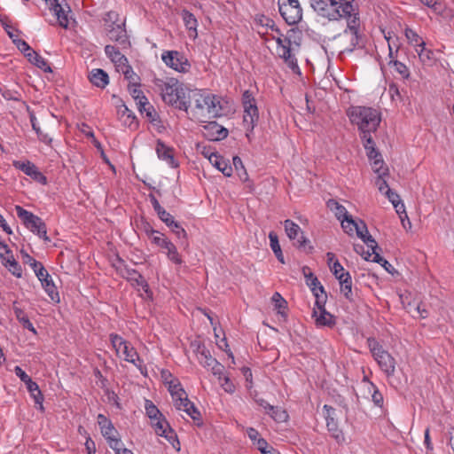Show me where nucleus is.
Wrapping results in <instances>:
<instances>
[{
	"instance_id": "1",
	"label": "nucleus",
	"mask_w": 454,
	"mask_h": 454,
	"mask_svg": "<svg viewBox=\"0 0 454 454\" xmlns=\"http://www.w3.org/2000/svg\"><path fill=\"white\" fill-rule=\"evenodd\" d=\"M154 87L160 91L162 100L179 110L187 112L189 105L185 99V90L183 85L175 78L166 80L155 78Z\"/></svg>"
},
{
	"instance_id": "2",
	"label": "nucleus",
	"mask_w": 454,
	"mask_h": 454,
	"mask_svg": "<svg viewBox=\"0 0 454 454\" xmlns=\"http://www.w3.org/2000/svg\"><path fill=\"white\" fill-rule=\"evenodd\" d=\"M350 121L356 124L362 135H372L375 133L381 121L380 114L372 107L354 106L348 113Z\"/></svg>"
},
{
	"instance_id": "3",
	"label": "nucleus",
	"mask_w": 454,
	"mask_h": 454,
	"mask_svg": "<svg viewBox=\"0 0 454 454\" xmlns=\"http://www.w3.org/2000/svg\"><path fill=\"white\" fill-rule=\"evenodd\" d=\"M168 391L177 410L184 411L194 421L200 419V412L194 403L188 399V395L180 382L177 380L170 381L168 383Z\"/></svg>"
},
{
	"instance_id": "4",
	"label": "nucleus",
	"mask_w": 454,
	"mask_h": 454,
	"mask_svg": "<svg viewBox=\"0 0 454 454\" xmlns=\"http://www.w3.org/2000/svg\"><path fill=\"white\" fill-rule=\"evenodd\" d=\"M367 343L380 370L387 378L394 376L396 364L395 359L375 339L369 338Z\"/></svg>"
},
{
	"instance_id": "5",
	"label": "nucleus",
	"mask_w": 454,
	"mask_h": 454,
	"mask_svg": "<svg viewBox=\"0 0 454 454\" xmlns=\"http://www.w3.org/2000/svg\"><path fill=\"white\" fill-rule=\"evenodd\" d=\"M110 340L117 355L121 356L125 361L133 364L143 373V361L131 344L116 333L110 334Z\"/></svg>"
},
{
	"instance_id": "6",
	"label": "nucleus",
	"mask_w": 454,
	"mask_h": 454,
	"mask_svg": "<svg viewBox=\"0 0 454 454\" xmlns=\"http://www.w3.org/2000/svg\"><path fill=\"white\" fill-rule=\"evenodd\" d=\"M15 210L18 217L22 221L26 228L43 240L50 241L47 236L46 225L39 216L20 206H16Z\"/></svg>"
},
{
	"instance_id": "7",
	"label": "nucleus",
	"mask_w": 454,
	"mask_h": 454,
	"mask_svg": "<svg viewBox=\"0 0 454 454\" xmlns=\"http://www.w3.org/2000/svg\"><path fill=\"white\" fill-rule=\"evenodd\" d=\"M242 105L244 107L243 123L247 131L252 132L259 120V111L256 106V100L250 90H245L242 95Z\"/></svg>"
},
{
	"instance_id": "8",
	"label": "nucleus",
	"mask_w": 454,
	"mask_h": 454,
	"mask_svg": "<svg viewBox=\"0 0 454 454\" xmlns=\"http://www.w3.org/2000/svg\"><path fill=\"white\" fill-rule=\"evenodd\" d=\"M145 233L152 239V242L157 247L167 251L168 258L175 264L180 265L183 260L177 252L176 246L164 234L149 227L145 230Z\"/></svg>"
},
{
	"instance_id": "9",
	"label": "nucleus",
	"mask_w": 454,
	"mask_h": 454,
	"mask_svg": "<svg viewBox=\"0 0 454 454\" xmlns=\"http://www.w3.org/2000/svg\"><path fill=\"white\" fill-rule=\"evenodd\" d=\"M278 11L288 25H296L302 19V9L298 0H278Z\"/></svg>"
},
{
	"instance_id": "10",
	"label": "nucleus",
	"mask_w": 454,
	"mask_h": 454,
	"mask_svg": "<svg viewBox=\"0 0 454 454\" xmlns=\"http://www.w3.org/2000/svg\"><path fill=\"white\" fill-rule=\"evenodd\" d=\"M309 3L317 16L329 21L341 20V15L336 8V0H309Z\"/></svg>"
},
{
	"instance_id": "11",
	"label": "nucleus",
	"mask_w": 454,
	"mask_h": 454,
	"mask_svg": "<svg viewBox=\"0 0 454 454\" xmlns=\"http://www.w3.org/2000/svg\"><path fill=\"white\" fill-rule=\"evenodd\" d=\"M164 64L178 73H188L191 64L183 52L178 51H164L161 54Z\"/></svg>"
},
{
	"instance_id": "12",
	"label": "nucleus",
	"mask_w": 454,
	"mask_h": 454,
	"mask_svg": "<svg viewBox=\"0 0 454 454\" xmlns=\"http://www.w3.org/2000/svg\"><path fill=\"white\" fill-rule=\"evenodd\" d=\"M195 352L199 363L203 367L211 370L212 373L217 376L218 380H221L224 366L211 356L210 351L204 345L199 344Z\"/></svg>"
},
{
	"instance_id": "13",
	"label": "nucleus",
	"mask_w": 454,
	"mask_h": 454,
	"mask_svg": "<svg viewBox=\"0 0 454 454\" xmlns=\"http://www.w3.org/2000/svg\"><path fill=\"white\" fill-rule=\"evenodd\" d=\"M106 35L109 40L114 42L121 50H128L131 46L124 22L108 25Z\"/></svg>"
},
{
	"instance_id": "14",
	"label": "nucleus",
	"mask_w": 454,
	"mask_h": 454,
	"mask_svg": "<svg viewBox=\"0 0 454 454\" xmlns=\"http://www.w3.org/2000/svg\"><path fill=\"white\" fill-rule=\"evenodd\" d=\"M345 20H347L348 26L343 31V35L349 36V46L346 48L345 51L351 52L356 47L363 46L362 36L358 32L359 17L357 15Z\"/></svg>"
},
{
	"instance_id": "15",
	"label": "nucleus",
	"mask_w": 454,
	"mask_h": 454,
	"mask_svg": "<svg viewBox=\"0 0 454 454\" xmlns=\"http://www.w3.org/2000/svg\"><path fill=\"white\" fill-rule=\"evenodd\" d=\"M325 411V420L327 430L331 436L338 442L342 443L345 442V436L341 429L339 428L336 419L334 418L335 410L327 404L324 405Z\"/></svg>"
},
{
	"instance_id": "16",
	"label": "nucleus",
	"mask_w": 454,
	"mask_h": 454,
	"mask_svg": "<svg viewBox=\"0 0 454 454\" xmlns=\"http://www.w3.org/2000/svg\"><path fill=\"white\" fill-rule=\"evenodd\" d=\"M201 127L202 135L210 141L223 140L227 137L229 134L228 129L218 124L216 121L206 122Z\"/></svg>"
},
{
	"instance_id": "17",
	"label": "nucleus",
	"mask_w": 454,
	"mask_h": 454,
	"mask_svg": "<svg viewBox=\"0 0 454 454\" xmlns=\"http://www.w3.org/2000/svg\"><path fill=\"white\" fill-rule=\"evenodd\" d=\"M12 165L24 174L30 176L33 180L39 184H46V176L39 170V168L31 161L14 160Z\"/></svg>"
},
{
	"instance_id": "18",
	"label": "nucleus",
	"mask_w": 454,
	"mask_h": 454,
	"mask_svg": "<svg viewBox=\"0 0 454 454\" xmlns=\"http://www.w3.org/2000/svg\"><path fill=\"white\" fill-rule=\"evenodd\" d=\"M285 231L291 240L296 239V246L299 248H305L309 240L303 236L301 227L290 219L284 222Z\"/></svg>"
},
{
	"instance_id": "19",
	"label": "nucleus",
	"mask_w": 454,
	"mask_h": 454,
	"mask_svg": "<svg viewBox=\"0 0 454 454\" xmlns=\"http://www.w3.org/2000/svg\"><path fill=\"white\" fill-rule=\"evenodd\" d=\"M354 230L356 231V235L367 245L368 247H377L376 240L369 234L367 227L363 221L357 223L353 219V223H350L349 228L345 231L351 234Z\"/></svg>"
},
{
	"instance_id": "20",
	"label": "nucleus",
	"mask_w": 454,
	"mask_h": 454,
	"mask_svg": "<svg viewBox=\"0 0 454 454\" xmlns=\"http://www.w3.org/2000/svg\"><path fill=\"white\" fill-rule=\"evenodd\" d=\"M327 207L334 211L335 216L341 222V227L344 231L349 228L350 223H353V218L348 214L346 207L338 203V200H328Z\"/></svg>"
},
{
	"instance_id": "21",
	"label": "nucleus",
	"mask_w": 454,
	"mask_h": 454,
	"mask_svg": "<svg viewBox=\"0 0 454 454\" xmlns=\"http://www.w3.org/2000/svg\"><path fill=\"white\" fill-rule=\"evenodd\" d=\"M105 53L115 64L117 69L124 68L128 72L129 68L128 59L121 53L117 47L110 44L106 45Z\"/></svg>"
},
{
	"instance_id": "22",
	"label": "nucleus",
	"mask_w": 454,
	"mask_h": 454,
	"mask_svg": "<svg viewBox=\"0 0 454 454\" xmlns=\"http://www.w3.org/2000/svg\"><path fill=\"white\" fill-rule=\"evenodd\" d=\"M155 150L158 158L166 161L168 166L171 168H176L178 166L174 157V149L165 145L160 139H158Z\"/></svg>"
},
{
	"instance_id": "23",
	"label": "nucleus",
	"mask_w": 454,
	"mask_h": 454,
	"mask_svg": "<svg viewBox=\"0 0 454 454\" xmlns=\"http://www.w3.org/2000/svg\"><path fill=\"white\" fill-rule=\"evenodd\" d=\"M291 46L292 41L281 48H277V53L290 69H292L294 72H298L300 68L298 66L297 59L292 53Z\"/></svg>"
},
{
	"instance_id": "24",
	"label": "nucleus",
	"mask_w": 454,
	"mask_h": 454,
	"mask_svg": "<svg viewBox=\"0 0 454 454\" xmlns=\"http://www.w3.org/2000/svg\"><path fill=\"white\" fill-rule=\"evenodd\" d=\"M336 8L339 10L341 19L359 15L355 0H336Z\"/></svg>"
},
{
	"instance_id": "25",
	"label": "nucleus",
	"mask_w": 454,
	"mask_h": 454,
	"mask_svg": "<svg viewBox=\"0 0 454 454\" xmlns=\"http://www.w3.org/2000/svg\"><path fill=\"white\" fill-rule=\"evenodd\" d=\"M312 317L315 319V324L317 327H333L336 323L334 317L326 309L317 311L316 309H313Z\"/></svg>"
},
{
	"instance_id": "26",
	"label": "nucleus",
	"mask_w": 454,
	"mask_h": 454,
	"mask_svg": "<svg viewBox=\"0 0 454 454\" xmlns=\"http://www.w3.org/2000/svg\"><path fill=\"white\" fill-rule=\"evenodd\" d=\"M114 265L117 272L129 281H133L136 278H141V274L135 269L129 268L120 257L117 258L116 262Z\"/></svg>"
},
{
	"instance_id": "27",
	"label": "nucleus",
	"mask_w": 454,
	"mask_h": 454,
	"mask_svg": "<svg viewBox=\"0 0 454 454\" xmlns=\"http://www.w3.org/2000/svg\"><path fill=\"white\" fill-rule=\"evenodd\" d=\"M210 163L221 171L225 176H231L232 174V167L226 161L223 157L217 153H211L208 156Z\"/></svg>"
},
{
	"instance_id": "28",
	"label": "nucleus",
	"mask_w": 454,
	"mask_h": 454,
	"mask_svg": "<svg viewBox=\"0 0 454 454\" xmlns=\"http://www.w3.org/2000/svg\"><path fill=\"white\" fill-rule=\"evenodd\" d=\"M302 273L305 278L306 285L310 288L312 293H316L317 291H319L321 294L325 293L324 286L308 266L302 268Z\"/></svg>"
},
{
	"instance_id": "29",
	"label": "nucleus",
	"mask_w": 454,
	"mask_h": 454,
	"mask_svg": "<svg viewBox=\"0 0 454 454\" xmlns=\"http://www.w3.org/2000/svg\"><path fill=\"white\" fill-rule=\"evenodd\" d=\"M89 79L93 85L101 89L105 88L109 83L107 73L100 68L92 69Z\"/></svg>"
},
{
	"instance_id": "30",
	"label": "nucleus",
	"mask_w": 454,
	"mask_h": 454,
	"mask_svg": "<svg viewBox=\"0 0 454 454\" xmlns=\"http://www.w3.org/2000/svg\"><path fill=\"white\" fill-rule=\"evenodd\" d=\"M181 16L183 19V21L184 23L185 27L189 30L190 37L196 38L198 35L197 32V27H198V20L195 18V16L189 12L188 10H183L181 12Z\"/></svg>"
},
{
	"instance_id": "31",
	"label": "nucleus",
	"mask_w": 454,
	"mask_h": 454,
	"mask_svg": "<svg viewBox=\"0 0 454 454\" xmlns=\"http://www.w3.org/2000/svg\"><path fill=\"white\" fill-rule=\"evenodd\" d=\"M39 281L51 300L54 302H59V294L51 276L48 274V278H43Z\"/></svg>"
},
{
	"instance_id": "32",
	"label": "nucleus",
	"mask_w": 454,
	"mask_h": 454,
	"mask_svg": "<svg viewBox=\"0 0 454 454\" xmlns=\"http://www.w3.org/2000/svg\"><path fill=\"white\" fill-rule=\"evenodd\" d=\"M340 285V292L348 300H351L352 279L348 271H345L335 277Z\"/></svg>"
},
{
	"instance_id": "33",
	"label": "nucleus",
	"mask_w": 454,
	"mask_h": 454,
	"mask_svg": "<svg viewBox=\"0 0 454 454\" xmlns=\"http://www.w3.org/2000/svg\"><path fill=\"white\" fill-rule=\"evenodd\" d=\"M189 107L193 106L196 109L204 111L207 103V95L202 94L200 90H192L188 94Z\"/></svg>"
},
{
	"instance_id": "34",
	"label": "nucleus",
	"mask_w": 454,
	"mask_h": 454,
	"mask_svg": "<svg viewBox=\"0 0 454 454\" xmlns=\"http://www.w3.org/2000/svg\"><path fill=\"white\" fill-rule=\"evenodd\" d=\"M27 59L31 64L35 65L43 71L46 73L52 72V69L50 67L48 61L45 59H43L41 55H39V53H37L35 51H34L32 53H27Z\"/></svg>"
},
{
	"instance_id": "35",
	"label": "nucleus",
	"mask_w": 454,
	"mask_h": 454,
	"mask_svg": "<svg viewBox=\"0 0 454 454\" xmlns=\"http://www.w3.org/2000/svg\"><path fill=\"white\" fill-rule=\"evenodd\" d=\"M206 101L205 110L210 116L216 117L221 115L222 107L220 101L215 95L207 94Z\"/></svg>"
},
{
	"instance_id": "36",
	"label": "nucleus",
	"mask_w": 454,
	"mask_h": 454,
	"mask_svg": "<svg viewBox=\"0 0 454 454\" xmlns=\"http://www.w3.org/2000/svg\"><path fill=\"white\" fill-rule=\"evenodd\" d=\"M419 49H416V51L419 55L420 61L425 64L431 66L434 61V54L433 51L426 48V43L424 41L420 42Z\"/></svg>"
},
{
	"instance_id": "37",
	"label": "nucleus",
	"mask_w": 454,
	"mask_h": 454,
	"mask_svg": "<svg viewBox=\"0 0 454 454\" xmlns=\"http://www.w3.org/2000/svg\"><path fill=\"white\" fill-rule=\"evenodd\" d=\"M13 311L17 320L22 325L25 329H27L34 334H37L35 328L33 324L30 322L28 317L26 315L24 310L17 306L13 307Z\"/></svg>"
},
{
	"instance_id": "38",
	"label": "nucleus",
	"mask_w": 454,
	"mask_h": 454,
	"mask_svg": "<svg viewBox=\"0 0 454 454\" xmlns=\"http://www.w3.org/2000/svg\"><path fill=\"white\" fill-rule=\"evenodd\" d=\"M153 207L156 211L159 218L168 226L170 227L174 223V217L167 212L159 203V200H152Z\"/></svg>"
},
{
	"instance_id": "39",
	"label": "nucleus",
	"mask_w": 454,
	"mask_h": 454,
	"mask_svg": "<svg viewBox=\"0 0 454 454\" xmlns=\"http://www.w3.org/2000/svg\"><path fill=\"white\" fill-rule=\"evenodd\" d=\"M366 155L370 160L374 171L380 173L383 168L384 160L379 150L375 149L373 152L369 151L366 153Z\"/></svg>"
},
{
	"instance_id": "40",
	"label": "nucleus",
	"mask_w": 454,
	"mask_h": 454,
	"mask_svg": "<svg viewBox=\"0 0 454 454\" xmlns=\"http://www.w3.org/2000/svg\"><path fill=\"white\" fill-rule=\"evenodd\" d=\"M1 257L5 260L4 263L5 267L8 268L9 271H11L17 278H20L22 276V270L19 262L14 259L12 254H8V257L5 259L3 254Z\"/></svg>"
},
{
	"instance_id": "41",
	"label": "nucleus",
	"mask_w": 454,
	"mask_h": 454,
	"mask_svg": "<svg viewBox=\"0 0 454 454\" xmlns=\"http://www.w3.org/2000/svg\"><path fill=\"white\" fill-rule=\"evenodd\" d=\"M395 212L400 217L402 225L405 227V220H407L409 227L411 228V223L409 220L408 215L406 213L405 206L403 204V200H390Z\"/></svg>"
},
{
	"instance_id": "42",
	"label": "nucleus",
	"mask_w": 454,
	"mask_h": 454,
	"mask_svg": "<svg viewBox=\"0 0 454 454\" xmlns=\"http://www.w3.org/2000/svg\"><path fill=\"white\" fill-rule=\"evenodd\" d=\"M267 414H269L276 422H285L288 419L287 412L278 406H271L269 407V411H267Z\"/></svg>"
},
{
	"instance_id": "43",
	"label": "nucleus",
	"mask_w": 454,
	"mask_h": 454,
	"mask_svg": "<svg viewBox=\"0 0 454 454\" xmlns=\"http://www.w3.org/2000/svg\"><path fill=\"white\" fill-rule=\"evenodd\" d=\"M137 109L142 114H145V117L150 122H154L159 117L154 107L149 103L148 100L145 102L143 106L141 105H137Z\"/></svg>"
},
{
	"instance_id": "44",
	"label": "nucleus",
	"mask_w": 454,
	"mask_h": 454,
	"mask_svg": "<svg viewBox=\"0 0 454 454\" xmlns=\"http://www.w3.org/2000/svg\"><path fill=\"white\" fill-rule=\"evenodd\" d=\"M297 34H301V32L298 30V29H295V28H291L287 31V34L286 35L282 38L283 35H278V36H272V39L276 41L277 43V48H281L283 46H285L286 44H288L289 42L292 41L293 38L295 37V35Z\"/></svg>"
},
{
	"instance_id": "45",
	"label": "nucleus",
	"mask_w": 454,
	"mask_h": 454,
	"mask_svg": "<svg viewBox=\"0 0 454 454\" xmlns=\"http://www.w3.org/2000/svg\"><path fill=\"white\" fill-rule=\"evenodd\" d=\"M129 91L131 97L135 99L137 106L145 105V102L148 100L146 97L144 95V92L138 88L136 83H133L129 86Z\"/></svg>"
},
{
	"instance_id": "46",
	"label": "nucleus",
	"mask_w": 454,
	"mask_h": 454,
	"mask_svg": "<svg viewBox=\"0 0 454 454\" xmlns=\"http://www.w3.org/2000/svg\"><path fill=\"white\" fill-rule=\"evenodd\" d=\"M232 162L240 181L247 182L248 180V174L243 165L242 160L239 156H234Z\"/></svg>"
},
{
	"instance_id": "47",
	"label": "nucleus",
	"mask_w": 454,
	"mask_h": 454,
	"mask_svg": "<svg viewBox=\"0 0 454 454\" xmlns=\"http://www.w3.org/2000/svg\"><path fill=\"white\" fill-rule=\"evenodd\" d=\"M384 173H385L384 171H381V170L380 171L379 176L376 179L375 184L382 195H386V196H387L388 199H392L391 198V195L393 194L392 190L389 188L387 182L383 178H381V175H383Z\"/></svg>"
},
{
	"instance_id": "48",
	"label": "nucleus",
	"mask_w": 454,
	"mask_h": 454,
	"mask_svg": "<svg viewBox=\"0 0 454 454\" xmlns=\"http://www.w3.org/2000/svg\"><path fill=\"white\" fill-rule=\"evenodd\" d=\"M33 385H34V387H35V388L33 387V389H32V387H31V388H27V389L30 393L31 397L34 399L35 403L39 404L40 410L43 411V403L44 400L43 395L42 391L40 390L39 386L36 382L33 381Z\"/></svg>"
},
{
	"instance_id": "49",
	"label": "nucleus",
	"mask_w": 454,
	"mask_h": 454,
	"mask_svg": "<svg viewBox=\"0 0 454 454\" xmlns=\"http://www.w3.org/2000/svg\"><path fill=\"white\" fill-rule=\"evenodd\" d=\"M118 114L121 115V118L126 116V120L124 121L126 125L131 127L132 124H136V116L133 112L128 108L127 106L121 105L119 107Z\"/></svg>"
},
{
	"instance_id": "50",
	"label": "nucleus",
	"mask_w": 454,
	"mask_h": 454,
	"mask_svg": "<svg viewBox=\"0 0 454 454\" xmlns=\"http://www.w3.org/2000/svg\"><path fill=\"white\" fill-rule=\"evenodd\" d=\"M99 427L101 429V433L107 441V442L111 441V439L117 438L118 433L112 423H108L107 425H102V421H99Z\"/></svg>"
},
{
	"instance_id": "51",
	"label": "nucleus",
	"mask_w": 454,
	"mask_h": 454,
	"mask_svg": "<svg viewBox=\"0 0 454 454\" xmlns=\"http://www.w3.org/2000/svg\"><path fill=\"white\" fill-rule=\"evenodd\" d=\"M145 408L147 416L151 419L152 421H154L155 419L162 417L160 410L153 404L152 401L146 400Z\"/></svg>"
},
{
	"instance_id": "52",
	"label": "nucleus",
	"mask_w": 454,
	"mask_h": 454,
	"mask_svg": "<svg viewBox=\"0 0 454 454\" xmlns=\"http://www.w3.org/2000/svg\"><path fill=\"white\" fill-rule=\"evenodd\" d=\"M30 122H31L33 129L37 134L39 140H41L42 142L46 143V144H48L51 141V139L48 137V135L43 133V131L40 129V127L37 122V119L35 116V114H30Z\"/></svg>"
},
{
	"instance_id": "53",
	"label": "nucleus",
	"mask_w": 454,
	"mask_h": 454,
	"mask_svg": "<svg viewBox=\"0 0 454 454\" xmlns=\"http://www.w3.org/2000/svg\"><path fill=\"white\" fill-rule=\"evenodd\" d=\"M153 426L154 427L155 433L160 436L164 434L167 429L170 427L168 422L165 419L163 416L153 421Z\"/></svg>"
},
{
	"instance_id": "54",
	"label": "nucleus",
	"mask_w": 454,
	"mask_h": 454,
	"mask_svg": "<svg viewBox=\"0 0 454 454\" xmlns=\"http://www.w3.org/2000/svg\"><path fill=\"white\" fill-rule=\"evenodd\" d=\"M14 372L20 380L26 384L27 388H35L32 379L21 369L20 366L17 365L14 367Z\"/></svg>"
},
{
	"instance_id": "55",
	"label": "nucleus",
	"mask_w": 454,
	"mask_h": 454,
	"mask_svg": "<svg viewBox=\"0 0 454 454\" xmlns=\"http://www.w3.org/2000/svg\"><path fill=\"white\" fill-rule=\"evenodd\" d=\"M388 64L393 65L395 71L397 72L403 78L406 79L410 76L409 69L405 64L394 59H391Z\"/></svg>"
},
{
	"instance_id": "56",
	"label": "nucleus",
	"mask_w": 454,
	"mask_h": 454,
	"mask_svg": "<svg viewBox=\"0 0 454 454\" xmlns=\"http://www.w3.org/2000/svg\"><path fill=\"white\" fill-rule=\"evenodd\" d=\"M1 24L4 31L7 33V35L12 40L13 43L15 37H18V34L20 33V31L16 29L6 19H1Z\"/></svg>"
},
{
	"instance_id": "57",
	"label": "nucleus",
	"mask_w": 454,
	"mask_h": 454,
	"mask_svg": "<svg viewBox=\"0 0 454 454\" xmlns=\"http://www.w3.org/2000/svg\"><path fill=\"white\" fill-rule=\"evenodd\" d=\"M161 436L165 437L176 450H180V442L177 439V435L171 427L167 429L166 433Z\"/></svg>"
},
{
	"instance_id": "58",
	"label": "nucleus",
	"mask_w": 454,
	"mask_h": 454,
	"mask_svg": "<svg viewBox=\"0 0 454 454\" xmlns=\"http://www.w3.org/2000/svg\"><path fill=\"white\" fill-rule=\"evenodd\" d=\"M372 389V400L374 403L375 405L378 407H382L384 403V398L382 394L379 391V389L376 387V386L373 383H370V388L369 391Z\"/></svg>"
},
{
	"instance_id": "59",
	"label": "nucleus",
	"mask_w": 454,
	"mask_h": 454,
	"mask_svg": "<svg viewBox=\"0 0 454 454\" xmlns=\"http://www.w3.org/2000/svg\"><path fill=\"white\" fill-rule=\"evenodd\" d=\"M32 270H34L35 276L37 277L38 280L43 278H48V271L44 268L42 262L38 261H33L32 262Z\"/></svg>"
},
{
	"instance_id": "60",
	"label": "nucleus",
	"mask_w": 454,
	"mask_h": 454,
	"mask_svg": "<svg viewBox=\"0 0 454 454\" xmlns=\"http://www.w3.org/2000/svg\"><path fill=\"white\" fill-rule=\"evenodd\" d=\"M405 36L409 43L415 47H419L420 42L423 41L414 30L409 27L405 29Z\"/></svg>"
},
{
	"instance_id": "61",
	"label": "nucleus",
	"mask_w": 454,
	"mask_h": 454,
	"mask_svg": "<svg viewBox=\"0 0 454 454\" xmlns=\"http://www.w3.org/2000/svg\"><path fill=\"white\" fill-rule=\"evenodd\" d=\"M13 43L26 58L27 53H32L34 51L26 41L20 39L19 37H15Z\"/></svg>"
},
{
	"instance_id": "62",
	"label": "nucleus",
	"mask_w": 454,
	"mask_h": 454,
	"mask_svg": "<svg viewBox=\"0 0 454 454\" xmlns=\"http://www.w3.org/2000/svg\"><path fill=\"white\" fill-rule=\"evenodd\" d=\"M313 294L316 297L314 309H316L317 311L325 309V306L327 298L325 292L321 294L319 291H317L316 293H313Z\"/></svg>"
},
{
	"instance_id": "63",
	"label": "nucleus",
	"mask_w": 454,
	"mask_h": 454,
	"mask_svg": "<svg viewBox=\"0 0 454 454\" xmlns=\"http://www.w3.org/2000/svg\"><path fill=\"white\" fill-rule=\"evenodd\" d=\"M360 138L362 140L363 145H364L366 153L369 151L373 152L375 149H377L376 144H375L372 135H368V136L362 135V136H360Z\"/></svg>"
},
{
	"instance_id": "64",
	"label": "nucleus",
	"mask_w": 454,
	"mask_h": 454,
	"mask_svg": "<svg viewBox=\"0 0 454 454\" xmlns=\"http://www.w3.org/2000/svg\"><path fill=\"white\" fill-rule=\"evenodd\" d=\"M428 316H429V313L426 308V305L422 302H418L416 307L414 308V313L412 314V317L427 318Z\"/></svg>"
}]
</instances>
